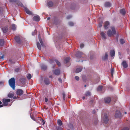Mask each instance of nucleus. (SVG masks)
Instances as JSON below:
<instances>
[{
  "label": "nucleus",
  "instance_id": "obj_6",
  "mask_svg": "<svg viewBox=\"0 0 130 130\" xmlns=\"http://www.w3.org/2000/svg\"><path fill=\"white\" fill-rule=\"evenodd\" d=\"M53 73L57 75H58L60 74V71L58 69H57L54 70L53 71Z\"/></svg>",
  "mask_w": 130,
  "mask_h": 130
},
{
  "label": "nucleus",
  "instance_id": "obj_35",
  "mask_svg": "<svg viewBox=\"0 0 130 130\" xmlns=\"http://www.w3.org/2000/svg\"><path fill=\"white\" fill-rule=\"evenodd\" d=\"M69 25L70 26H72L74 25V24L72 22H70L69 23Z\"/></svg>",
  "mask_w": 130,
  "mask_h": 130
},
{
  "label": "nucleus",
  "instance_id": "obj_34",
  "mask_svg": "<svg viewBox=\"0 0 130 130\" xmlns=\"http://www.w3.org/2000/svg\"><path fill=\"white\" fill-rule=\"evenodd\" d=\"M102 88V87L101 86H100L98 87V88L97 89V90L98 91H101Z\"/></svg>",
  "mask_w": 130,
  "mask_h": 130
},
{
  "label": "nucleus",
  "instance_id": "obj_11",
  "mask_svg": "<svg viewBox=\"0 0 130 130\" xmlns=\"http://www.w3.org/2000/svg\"><path fill=\"white\" fill-rule=\"evenodd\" d=\"M122 65L123 68H126L127 67L128 65L126 63V61H123L122 64Z\"/></svg>",
  "mask_w": 130,
  "mask_h": 130
},
{
  "label": "nucleus",
  "instance_id": "obj_40",
  "mask_svg": "<svg viewBox=\"0 0 130 130\" xmlns=\"http://www.w3.org/2000/svg\"><path fill=\"white\" fill-rule=\"evenodd\" d=\"M102 23H103V22H100L99 24V25H98L99 26V27H101V26H102Z\"/></svg>",
  "mask_w": 130,
  "mask_h": 130
},
{
  "label": "nucleus",
  "instance_id": "obj_51",
  "mask_svg": "<svg viewBox=\"0 0 130 130\" xmlns=\"http://www.w3.org/2000/svg\"><path fill=\"white\" fill-rule=\"evenodd\" d=\"M9 1L11 2H16L14 0H9Z\"/></svg>",
  "mask_w": 130,
  "mask_h": 130
},
{
  "label": "nucleus",
  "instance_id": "obj_38",
  "mask_svg": "<svg viewBox=\"0 0 130 130\" xmlns=\"http://www.w3.org/2000/svg\"><path fill=\"white\" fill-rule=\"evenodd\" d=\"M37 31L36 30H35L34 32H32V36H34L35 35V34L37 32Z\"/></svg>",
  "mask_w": 130,
  "mask_h": 130
},
{
  "label": "nucleus",
  "instance_id": "obj_2",
  "mask_svg": "<svg viewBox=\"0 0 130 130\" xmlns=\"http://www.w3.org/2000/svg\"><path fill=\"white\" fill-rule=\"evenodd\" d=\"M9 83L10 86L13 89H14L15 88V80L14 77L10 78L9 80Z\"/></svg>",
  "mask_w": 130,
  "mask_h": 130
},
{
  "label": "nucleus",
  "instance_id": "obj_1",
  "mask_svg": "<svg viewBox=\"0 0 130 130\" xmlns=\"http://www.w3.org/2000/svg\"><path fill=\"white\" fill-rule=\"evenodd\" d=\"M107 33V35L109 37H111L114 35L116 34V32L115 27L113 26H111L110 29L108 30Z\"/></svg>",
  "mask_w": 130,
  "mask_h": 130
},
{
  "label": "nucleus",
  "instance_id": "obj_28",
  "mask_svg": "<svg viewBox=\"0 0 130 130\" xmlns=\"http://www.w3.org/2000/svg\"><path fill=\"white\" fill-rule=\"evenodd\" d=\"M4 41L3 39H0V46H2L4 44Z\"/></svg>",
  "mask_w": 130,
  "mask_h": 130
},
{
  "label": "nucleus",
  "instance_id": "obj_61",
  "mask_svg": "<svg viewBox=\"0 0 130 130\" xmlns=\"http://www.w3.org/2000/svg\"><path fill=\"white\" fill-rule=\"evenodd\" d=\"M124 113H125V114H126L127 113H126V112H124Z\"/></svg>",
  "mask_w": 130,
  "mask_h": 130
},
{
  "label": "nucleus",
  "instance_id": "obj_13",
  "mask_svg": "<svg viewBox=\"0 0 130 130\" xmlns=\"http://www.w3.org/2000/svg\"><path fill=\"white\" fill-rule=\"evenodd\" d=\"M83 54V53L81 52H78L76 54V56L78 57H80Z\"/></svg>",
  "mask_w": 130,
  "mask_h": 130
},
{
  "label": "nucleus",
  "instance_id": "obj_18",
  "mask_svg": "<svg viewBox=\"0 0 130 130\" xmlns=\"http://www.w3.org/2000/svg\"><path fill=\"white\" fill-rule=\"evenodd\" d=\"M38 37H39V41L40 42L41 45L42 46H43L44 45L43 44V43L42 42V39L40 37V35H38Z\"/></svg>",
  "mask_w": 130,
  "mask_h": 130
},
{
  "label": "nucleus",
  "instance_id": "obj_21",
  "mask_svg": "<svg viewBox=\"0 0 130 130\" xmlns=\"http://www.w3.org/2000/svg\"><path fill=\"white\" fill-rule=\"evenodd\" d=\"M70 59V58L69 57H68L64 59V62L65 63H67L69 62V61Z\"/></svg>",
  "mask_w": 130,
  "mask_h": 130
},
{
  "label": "nucleus",
  "instance_id": "obj_49",
  "mask_svg": "<svg viewBox=\"0 0 130 130\" xmlns=\"http://www.w3.org/2000/svg\"><path fill=\"white\" fill-rule=\"evenodd\" d=\"M31 118L34 120L35 121V118L32 116H30Z\"/></svg>",
  "mask_w": 130,
  "mask_h": 130
},
{
  "label": "nucleus",
  "instance_id": "obj_9",
  "mask_svg": "<svg viewBox=\"0 0 130 130\" xmlns=\"http://www.w3.org/2000/svg\"><path fill=\"white\" fill-rule=\"evenodd\" d=\"M33 19L34 21H39L40 20V18L39 16L36 15L34 17Z\"/></svg>",
  "mask_w": 130,
  "mask_h": 130
},
{
  "label": "nucleus",
  "instance_id": "obj_63",
  "mask_svg": "<svg viewBox=\"0 0 130 130\" xmlns=\"http://www.w3.org/2000/svg\"><path fill=\"white\" fill-rule=\"evenodd\" d=\"M86 85H85V87H86Z\"/></svg>",
  "mask_w": 130,
  "mask_h": 130
},
{
  "label": "nucleus",
  "instance_id": "obj_62",
  "mask_svg": "<svg viewBox=\"0 0 130 130\" xmlns=\"http://www.w3.org/2000/svg\"><path fill=\"white\" fill-rule=\"evenodd\" d=\"M120 52L119 53V55H120Z\"/></svg>",
  "mask_w": 130,
  "mask_h": 130
},
{
  "label": "nucleus",
  "instance_id": "obj_16",
  "mask_svg": "<svg viewBox=\"0 0 130 130\" xmlns=\"http://www.w3.org/2000/svg\"><path fill=\"white\" fill-rule=\"evenodd\" d=\"M82 69V67H80L79 68H77L76 70V73H78L81 71Z\"/></svg>",
  "mask_w": 130,
  "mask_h": 130
},
{
  "label": "nucleus",
  "instance_id": "obj_31",
  "mask_svg": "<svg viewBox=\"0 0 130 130\" xmlns=\"http://www.w3.org/2000/svg\"><path fill=\"white\" fill-rule=\"evenodd\" d=\"M13 96V94L12 93H10L8 95V96L10 98L12 97Z\"/></svg>",
  "mask_w": 130,
  "mask_h": 130
},
{
  "label": "nucleus",
  "instance_id": "obj_19",
  "mask_svg": "<svg viewBox=\"0 0 130 130\" xmlns=\"http://www.w3.org/2000/svg\"><path fill=\"white\" fill-rule=\"evenodd\" d=\"M57 122L58 125L59 126H61L62 125V121L60 119H59L57 121Z\"/></svg>",
  "mask_w": 130,
  "mask_h": 130
},
{
  "label": "nucleus",
  "instance_id": "obj_53",
  "mask_svg": "<svg viewBox=\"0 0 130 130\" xmlns=\"http://www.w3.org/2000/svg\"><path fill=\"white\" fill-rule=\"evenodd\" d=\"M58 80L61 83L62 82V80L61 78H58Z\"/></svg>",
  "mask_w": 130,
  "mask_h": 130
},
{
  "label": "nucleus",
  "instance_id": "obj_15",
  "mask_svg": "<svg viewBox=\"0 0 130 130\" xmlns=\"http://www.w3.org/2000/svg\"><path fill=\"white\" fill-rule=\"evenodd\" d=\"M115 51L114 50H112L110 51V54L111 57H113L115 55Z\"/></svg>",
  "mask_w": 130,
  "mask_h": 130
},
{
  "label": "nucleus",
  "instance_id": "obj_50",
  "mask_svg": "<svg viewBox=\"0 0 130 130\" xmlns=\"http://www.w3.org/2000/svg\"><path fill=\"white\" fill-rule=\"evenodd\" d=\"M48 99L47 98H45V102H47L48 101Z\"/></svg>",
  "mask_w": 130,
  "mask_h": 130
},
{
  "label": "nucleus",
  "instance_id": "obj_48",
  "mask_svg": "<svg viewBox=\"0 0 130 130\" xmlns=\"http://www.w3.org/2000/svg\"><path fill=\"white\" fill-rule=\"evenodd\" d=\"M62 95L63 96V97L64 100V98H65V94L64 93H62Z\"/></svg>",
  "mask_w": 130,
  "mask_h": 130
},
{
  "label": "nucleus",
  "instance_id": "obj_29",
  "mask_svg": "<svg viewBox=\"0 0 130 130\" xmlns=\"http://www.w3.org/2000/svg\"><path fill=\"white\" fill-rule=\"evenodd\" d=\"M101 35L103 38L104 39H106V36H105V34L103 32H101Z\"/></svg>",
  "mask_w": 130,
  "mask_h": 130
},
{
  "label": "nucleus",
  "instance_id": "obj_24",
  "mask_svg": "<svg viewBox=\"0 0 130 130\" xmlns=\"http://www.w3.org/2000/svg\"><path fill=\"white\" fill-rule=\"evenodd\" d=\"M16 26L15 24H12V29L13 30H15L16 29Z\"/></svg>",
  "mask_w": 130,
  "mask_h": 130
},
{
  "label": "nucleus",
  "instance_id": "obj_3",
  "mask_svg": "<svg viewBox=\"0 0 130 130\" xmlns=\"http://www.w3.org/2000/svg\"><path fill=\"white\" fill-rule=\"evenodd\" d=\"M54 62L56 63L58 66L59 67L60 66L61 64L57 60H51L50 61V62L51 64H53L54 63Z\"/></svg>",
  "mask_w": 130,
  "mask_h": 130
},
{
  "label": "nucleus",
  "instance_id": "obj_56",
  "mask_svg": "<svg viewBox=\"0 0 130 130\" xmlns=\"http://www.w3.org/2000/svg\"><path fill=\"white\" fill-rule=\"evenodd\" d=\"M3 84V83L2 82H0V85H1Z\"/></svg>",
  "mask_w": 130,
  "mask_h": 130
},
{
  "label": "nucleus",
  "instance_id": "obj_20",
  "mask_svg": "<svg viewBox=\"0 0 130 130\" xmlns=\"http://www.w3.org/2000/svg\"><path fill=\"white\" fill-rule=\"evenodd\" d=\"M44 82L46 84H48L50 83V81L47 78H45L44 79Z\"/></svg>",
  "mask_w": 130,
  "mask_h": 130
},
{
  "label": "nucleus",
  "instance_id": "obj_26",
  "mask_svg": "<svg viewBox=\"0 0 130 130\" xmlns=\"http://www.w3.org/2000/svg\"><path fill=\"white\" fill-rule=\"evenodd\" d=\"M41 69L43 70H45L47 68V67L45 65L42 64L41 66Z\"/></svg>",
  "mask_w": 130,
  "mask_h": 130
},
{
  "label": "nucleus",
  "instance_id": "obj_45",
  "mask_svg": "<svg viewBox=\"0 0 130 130\" xmlns=\"http://www.w3.org/2000/svg\"><path fill=\"white\" fill-rule=\"evenodd\" d=\"M71 17H72V16L71 15H69L67 17V19H70V18H71Z\"/></svg>",
  "mask_w": 130,
  "mask_h": 130
},
{
  "label": "nucleus",
  "instance_id": "obj_41",
  "mask_svg": "<svg viewBox=\"0 0 130 130\" xmlns=\"http://www.w3.org/2000/svg\"><path fill=\"white\" fill-rule=\"evenodd\" d=\"M75 79L77 80H79V77L78 76H76L75 77Z\"/></svg>",
  "mask_w": 130,
  "mask_h": 130
},
{
  "label": "nucleus",
  "instance_id": "obj_43",
  "mask_svg": "<svg viewBox=\"0 0 130 130\" xmlns=\"http://www.w3.org/2000/svg\"><path fill=\"white\" fill-rule=\"evenodd\" d=\"M121 130H129V129L128 127H125L123 128Z\"/></svg>",
  "mask_w": 130,
  "mask_h": 130
},
{
  "label": "nucleus",
  "instance_id": "obj_58",
  "mask_svg": "<svg viewBox=\"0 0 130 130\" xmlns=\"http://www.w3.org/2000/svg\"><path fill=\"white\" fill-rule=\"evenodd\" d=\"M50 17L48 18L47 19V20H50Z\"/></svg>",
  "mask_w": 130,
  "mask_h": 130
},
{
  "label": "nucleus",
  "instance_id": "obj_47",
  "mask_svg": "<svg viewBox=\"0 0 130 130\" xmlns=\"http://www.w3.org/2000/svg\"><path fill=\"white\" fill-rule=\"evenodd\" d=\"M3 105L2 104V103L1 101H0V107H2L3 106Z\"/></svg>",
  "mask_w": 130,
  "mask_h": 130
},
{
  "label": "nucleus",
  "instance_id": "obj_17",
  "mask_svg": "<svg viewBox=\"0 0 130 130\" xmlns=\"http://www.w3.org/2000/svg\"><path fill=\"white\" fill-rule=\"evenodd\" d=\"M24 9L25 11H26V12L28 14H31V11H29L28 9H27V8L25 7H24Z\"/></svg>",
  "mask_w": 130,
  "mask_h": 130
},
{
  "label": "nucleus",
  "instance_id": "obj_5",
  "mask_svg": "<svg viewBox=\"0 0 130 130\" xmlns=\"http://www.w3.org/2000/svg\"><path fill=\"white\" fill-rule=\"evenodd\" d=\"M102 119L104 123H105V124L107 123L108 122V119L106 114L104 115Z\"/></svg>",
  "mask_w": 130,
  "mask_h": 130
},
{
  "label": "nucleus",
  "instance_id": "obj_55",
  "mask_svg": "<svg viewBox=\"0 0 130 130\" xmlns=\"http://www.w3.org/2000/svg\"><path fill=\"white\" fill-rule=\"evenodd\" d=\"M4 58V56L3 55L2 57L0 56V59L1 58L3 59Z\"/></svg>",
  "mask_w": 130,
  "mask_h": 130
},
{
  "label": "nucleus",
  "instance_id": "obj_25",
  "mask_svg": "<svg viewBox=\"0 0 130 130\" xmlns=\"http://www.w3.org/2000/svg\"><path fill=\"white\" fill-rule=\"evenodd\" d=\"M2 30L5 33L7 32L8 29L6 27H5L2 28Z\"/></svg>",
  "mask_w": 130,
  "mask_h": 130
},
{
  "label": "nucleus",
  "instance_id": "obj_44",
  "mask_svg": "<svg viewBox=\"0 0 130 130\" xmlns=\"http://www.w3.org/2000/svg\"><path fill=\"white\" fill-rule=\"evenodd\" d=\"M107 57H108V55H107V53H106L105 54V56L104 58V59H105L107 58Z\"/></svg>",
  "mask_w": 130,
  "mask_h": 130
},
{
  "label": "nucleus",
  "instance_id": "obj_64",
  "mask_svg": "<svg viewBox=\"0 0 130 130\" xmlns=\"http://www.w3.org/2000/svg\"><path fill=\"white\" fill-rule=\"evenodd\" d=\"M13 99H15V97H13Z\"/></svg>",
  "mask_w": 130,
  "mask_h": 130
},
{
  "label": "nucleus",
  "instance_id": "obj_23",
  "mask_svg": "<svg viewBox=\"0 0 130 130\" xmlns=\"http://www.w3.org/2000/svg\"><path fill=\"white\" fill-rule=\"evenodd\" d=\"M111 4L109 2H106L105 4V6L107 7H110L111 6Z\"/></svg>",
  "mask_w": 130,
  "mask_h": 130
},
{
  "label": "nucleus",
  "instance_id": "obj_10",
  "mask_svg": "<svg viewBox=\"0 0 130 130\" xmlns=\"http://www.w3.org/2000/svg\"><path fill=\"white\" fill-rule=\"evenodd\" d=\"M104 27L105 29H107L108 27V26L109 25V22L108 21H106L104 22Z\"/></svg>",
  "mask_w": 130,
  "mask_h": 130
},
{
  "label": "nucleus",
  "instance_id": "obj_37",
  "mask_svg": "<svg viewBox=\"0 0 130 130\" xmlns=\"http://www.w3.org/2000/svg\"><path fill=\"white\" fill-rule=\"evenodd\" d=\"M17 5L19 6H20L21 7H22L23 6V4L20 2H19L17 3Z\"/></svg>",
  "mask_w": 130,
  "mask_h": 130
},
{
  "label": "nucleus",
  "instance_id": "obj_59",
  "mask_svg": "<svg viewBox=\"0 0 130 130\" xmlns=\"http://www.w3.org/2000/svg\"><path fill=\"white\" fill-rule=\"evenodd\" d=\"M53 68H54L55 66V65H53Z\"/></svg>",
  "mask_w": 130,
  "mask_h": 130
},
{
  "label": "nucleus",
  "instance_id": "obj_60",
  "mask_svg": "<svg viewBox=\"0 0 130 130\" xmlns=\"http://www.w3.org/2000/svg\"><path fill=\"white\" fill-rule=\"evenodd\" d=\"M49 77H50V78H52V76L51 75V76H50Z\"/></svg>",
  "mask_w": 130,
  "mask_h": 130
},
{
  "label": "nucleus",
  "instance_id": "obj_36",
  "mask_svg": "<svg viewBox=\"0 0 130 130\" xmlns=\"http://www.w3.org/2000/svg\"><path fill=\"white\" fill-rule=\"evenodd\" d=\"M27 78L28 79H30L31 78V75L30 74H29L27 76Z\"/></svg>",
  "mask_w": 130,
  "mask_h": 130
},
{
  "label": "nucleus",
  "instance_id": "obj_39",
  "mask_svg": "<svg viewBox=\"0 0 130 130\" xmlns=\"http://www.w3.org/2000/svg\"><path fill=\"white\" fill-rule=\"evenodd\" d=\"M57 130H62V128L59 126H58L56 127Z\"/></svg>",
  "mask_w": 130,
  "mask_h": 130
},
{
  "label": "nucleus",
  "instance_id": "obj_12",
  "mask_svg": "<svg viewBox=\"0 0 130 130\" xmlns=\"http://www.w3.org/2000/svg\"><path fill=\"white\" fill-rule=\"evenodd\" d=\"M110 101L111 99L110 98L108 97L104 99V101L105 103H108L110 102Z\"/></svg>",
  "mask_w": 130,
  "mask_h": 130
},
{
  "label": "nucleus",
  "instance_id": "obj_46",
  "mask_svg": "<svg viewBox=\"0 0 130 130\" xmlns=\"http://www.w3.org/2000/svg\"><path fill=\"white\" fill-rule=\"evenodd\" d=\"M80 46L81 48H82L84 47V45L83 44H81L80 45Z\"/></svg>",
  "mask_w": 130,
  "mask_h": 130
},
{
  "label": "nucleus",
  "instance_id": "obj_4",
  "mask_svg": "<svg viewBox=\"0 0 130 130\" xmlns=\"http://www.w3.org/2000/svg\"><path fill=\"white\" fill-rule=\"evenodd\" d=\"M10 101V99H3V105L4 106H7L8 105V103Z\"/></svg>",
  "mask_w": 130,
  "mask_h": 130
},
{
  "label": "nucleus",
  "instance_id": "obj_27",
  "mask_svg": "<svg viewBox=\"0 0 130 130\" xmlns=\"http://www.w3.org/2000/svg\"><path fill=\"white\" fill-rule=\"evenodd\" d=\"M47 5L49 7H52L53 5V3L52 2H49L48 3Z\"/></svg>",
  "mask_w": 130,
  "mask_h": 130
},
{
  "label": "nucleus",
  "instance_id": "obj_32",
  "mask_svg": "<svg viewBox=\"0 0 130 130\" xmlns=\"http://www.w3.org/2000/svg\"><path fill=\"white\" fill-rule=\"evenodd\" d=\"M120 43L122 44L124 43L125 42L124 40L123 39H121L120 40Z\"/></svg>",
  "mask_w": 130,
  "mask_h": 130
},
{
  "label": "nucleus",
  "instance_id": "obj_14",
  "mask_svg": "<svg viewBox=\"0 0 130 130\" xmlns=\"http://www.w3.org/2000/svg\"><path fill=\"white\" fill-rule=\"evenodd\" d=\"M15 40L18 43L20 42V38L19 36H16L15 38Z\"/></svg>",
  "mask_w": 130,
  "mask_h": 130
},
{
  "label": "nucleus",
  "instance_id": "obj_30",
  "mask_svg": "<svg viewBox=\"0 0 130 130\" xmlns=\"http://www.w3.org/2000/svg\"><path fill=\"white\" fill-rule=\"evenodd\" d=\"M37 46L38 49L39 50H41V45L39 43V42H37Z\"/></svg>",
  "mask_w": 130,
  "mask_h": 130
},
{
  "label": "nucleus",
  "instance_id": "obj_7",
  "mask_svg": "<svg viewBox=\"0 0 130 130\" xmlns=\"http://www.w3.org/2000/svg\"><path fill=\"white\" fill-rule=\"evenodd\" d=\"M121 115L120 112V111H117L116 112V113L115 115V117L116 118H120L121 117Z\"/></svg>",
  "mask_w": 130,
  "mask_h": 130
},
{
  "label": "nucleus",
  "instance_id": "obj_42",
  "mask_svg": "<svg viewBox=\"0 0 130 130\" xmlns=\"http://www.w3.org/2000/svg\"><path fill=\"white\" fill-rule=\"evenodd\" d=\"M20 70V69L19 68H17L15 69V71L16 72H18Z\"/></svg>",
  "mask_w": 130,
  "mask_h": 130
},
{
  "label": "nucleus",
  "instance_id": "obj_54",
  "mask_svg": "<svg viewBox=\"0 0 130 130\" xmlns=\"http://www.w3.org/2000/svg\"><path fill=\"white\" fill-rule=\"evenodd\" d=\"M42 121L43 123V125H44V124L45 123V121L44 120H42Z\"/></svg>",
  "mask_w": 130,
  "mask_h": 130
},
{
  "label": "nucleus",
  "instance_id": "obj_57",
  "mask_svg": "<svg viewBox=\"0 0 130 130\" xmlns=\"http://www.w3.org/2000/svg\"><path fill=\"white\" fill-rule=\"evenodd\" d=\"M85 96H83V100H84V99H85Z\"/></svg>",
  "mask_w": 130,
  "mask_h": 130
},
{
  "label": "nucleus",
  "instance_id": "obj_33",
  "mask_svg": "<svg viewBox=\"0 0 130 130\" xmlns=\"http://www.w3.org/2000/svg\"><path fill=\"white\" fill-rule=\"evenodd\" d=\"M90 95V93L89 91L87 92L85 94V95L86 96H89Z\"/></svg>",
  "mask_w": 130,
  "mask_h": 130
},
{
  "label": "nucleus",
  "instance_id": "obj_8",
  "mask_svg": "<svg viewBox=\"0 0 130 130\" xmlns=\"http://www.w3.org/2000/svg\"><path fill=\"white\" fill-rule=\"evenodd\" d=\"M23 93V91L21 89L17 90V94L18 95H21Z\"/></svg>",
  "mask_w": 130,
  "mask_h": 130
},
{
  "label": "nucleus",
  "instance_id": "obj_22",
  "mask_svg": "<svg viewBox=\"0 0 130 130\" xmlns=\"http://www.w3.org/2000/svg\"><path fill=\"white\" fill-rule=\"evenodd\" d=\"M120 13L123 15H124L125 14V10L124 9H122L120 10Z\"/></svg>",
  "mask_w": 130,
  "mask_h": 130
},
{
  "label": "nucleus",
  "instance_id": "obj_52",
  "mask_svg": "<svg viewBox=\"0 0 130 130\" xmlns=\"http://www.w3.org/2000/svg\"><path fill=\"white\" fill-rule=\"evenodd\" d=\"M111 72L112 75L114 72L113 70V69H111Z\"/></svg>",
  "mask_w": 130,
  "mask_h": 130
}]
</instances>
